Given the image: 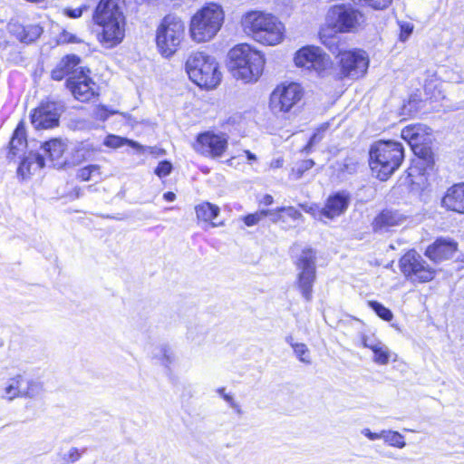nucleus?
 I'll return each mask as SVG.
<instances>
[{
	"label": "nucleus",
	"instance_id": "obj_1",
	"mask_svg": "<svg viewBox=\"0 0 464 464\" xmlns=\"http://www.w3.org/2000/svg\"><path fill=\"white\" fill-rule=\"evenodd\" d=\"M92 19L102 28L97 37L104 48H113L122 42L126 24L123 0H100Z\"/></svg>",
	"mask_w": 464,
	"mask_h": 464
},
{
	"label": "nucleus",
	"instance_id": "obj_2",
	"mask_svg": "<svg viewBox=\"0 0 464 464\" xmlns=\"http://www.w3.org/2000/svg\"><path fill=\"white\" fill-rule=\"evenodd\" d=\"M241 25L246 34L266 45H276L284 39V24L269 13L247 12L241 18Z\"/></svg>",
	"mask_w": 464,
	"mask_h": 464
},
{
	"label": "nucleus",
	"instance_id": "obj_3",
	"mask_svg": "<svg viewBox=\"0 0 464 464\" xmlns=\"http://www.w3.org/2000/svg\"><path fill=\"white\" fill-rule=\"evenodd\" d=\"M264 65L262 53L246 44L236 45L227 53L229 72L235 79L246 83L256 82L262 75Z\"/></svg>",
	"mask_w": 464,
	"mask_h": 464
},
{
	"label": "nucleus",
	"instance_id": "obj_4",
	"mask_svg": "<svg viewBox=\"0 0 464 464\" xmlns=\"http://www.w3.org/2000/svg\"><path fill=\"white\" fill-rule=\"evenodd\" d=\"M189 79L200 88L215 89L221 82L222 73L216 58L204 53L193 52L186 61Z\"/></svg>",
	"mask_w": 464,
	"mask_h": 464
},
{
	"label": "nucleus",
	"instance_id": "obj_5",
	"mask_svg": "<svg viewBox=\"0 0 464 464\" xmlns=\"http://www.w3.org/2000/svg\"><path fill=\"white\" fill-rule=\"evenodd\" d=\"M224 11L215 3L208 4L198 10L190 19L189 35L196 43H205L213 39L224 23Z\"/></svg>",
	"mask_w": 464,
	"mask_h": 464
},
{
	"label": "nucleus",
	"instance_id": "obj_6",
	"mask_svg": "<svg viewBox=\"0 0 464 464\" xmlns=\"http://www.w3.org/2000/svg\"><path fill=\"white\" fill-rule=\"evenodd\" d=\"M66 147H40V151H29L24 156L17 169L18 178L22 180L30 179L44 166L46 157L53 167H66Z\"/></svg>",
	"mask_w": 464,
	"mask_h": 464
},
{
	"label": "nucleus",
	"instance_id": "obj_7",
	"mask_svg": "<svg viewBox=\"0 0 464 464\" xmlns=\"http://www.w3.org/2000/svg\"><path fill=\"white\" fill-rule=\"evenodd\" d=\"M369 154L372 175L382 181L391 177L404 157L403 147H372Z\"/></svg>",
	"mask_w": 464,
	"mask_h": 464
},
{
	"label": "nucleus",
	"instance_id": "obj_8",
	"mask_svg": "<svg viewBox=\"0 0 464 464\" xmlns=\"http://www.w3.org/2000/svg\"><path fill=\"white\" fill-rule=\"evenodd\" d=\"M185 35V25L177 16L167 15L157 29L156 44L165 57L173 55Z\"/></svg>",
	"mask_w": 464,
	"mask_h": 464
},
{
	"label": "nucleus",
	"instance_id": "obj_9",
	"mask_svg": "<svg viewBox=\"0 0 464 464\" xmlns=\"http://www.w3.org/2000/svg\"><path fill=\"white\" fill-rule=\"evenodd\" d=\"M294 61L297 67L314 71L322 77L328 75L333 68L330 56L321 48L313 45L299 49L295 53Z\"/></svg>",
	"mask_w": 464,
	"mask_h": 464
},
{
	"label": "nucleus",
	"instance_id": "obj_10",
	"mask_svg": "<svg viewBox=\"0 0 464 464\" xmlns=\"http://www.w3.org/2000/svg\"><path fill=\"white\" fill-rule=\"evenodd\" d=\"M315 252L309 247L302 250L295 266L298 271L297 285L306 301L312 299L313 285L316 278Z\"/></svg>",
	"mask_w": 464,
	"mask_h": 464
},
{
	"label": "nucleus",
	"instance_id": "obj_11",
	"mask_svg": "<svg viewBox=\"0 0 464 464\" xmlns=\"http://www.w3.org/2000/svg\"><path fill=\"white\" fill-rule=\"evenodd\" d=\"M325 21L329 27L337 32L348 33L355 30L362 23L363 16L350 5H336L329 8Z\"/></svg>",
	"mask_w": 464,
	"mask_h": 464
},
{
	"label": "nucleus",
	"instance_id": "obj_12",
	"mask_svg": "<svg viewBox=\"0 0 464 464\" xmlns=\"http://www.w3.org/2000/svg\"><path fill=\"white\" fill-rule=\"evenodd\" d=\"M402 274L412 282L425 283L431 281L436 271L416 251L407 252L400 259Z\"/></svg>",
	"mask_w": 464,
	"mask_h": 464
},
{
	"label": "nucleus",
	"instance_id": "obj_13",
	"mask_svg": "<svg viewBox=\"0 0 464 464\" xmlns=\"http://www.w3.org/2000/svg\"><path fill=\"white\" fill-rule=\"evenodd\" d=\"M340 71L337 79L362 77L369 66V58L362 50L343 51L338 53Z\"/></svg>",
	"mask_w": 464,
	"mask_h": 464
},
{
	"label": "nucleus",
	"instance_id": "obj_14",
	"mask_svg": "<svg viewBox=\"0 0 464 464\" xmlns=\"http://www.w3.org/2000/svg\"><path fill=\"white\" fill-rule=\"evenodd\" d=\"M303 97L300 84L291 82L277 86L270 95V107L276 113L288 112Z\"/></svg>",
	"mask_w": 464,
	"mask_h": 464
},
{
	"label": "nucleus",
	"instance_id": "obj_15",
	"mask_svg": "<svg viewBox=\"0 0 464 464\" xmlns=\"http://www.w3.org/2000/svg\"><path fill=\"white\" fill-rule=\"evenodd\" d=\"M63 111V105L60 102H43L33 111L31 122L37 130L56 127Z\"/></svg>",
	"mask_w": 464,
	"mask_h": 464
},
{
	"label": "nucleus",
	"instance_id": "obj_16",
	"mask_svg": "<svg viewBox=\"0 0 464 464\" xmlns=\"http://www.w3.org/2000/svg\"><path fill=\"white\" fill-rule=\"evenodd\" d=\"M90 70L80 68L67 80V87L71 90L75 99L81 102H88L95 95V82L86 73Z\"/></svg>",
	"mask_w": 464,
	"mask_h": 464
},
{
	"label": "nucleus",
	"instance_id": "obj_17",
	"mask_svg": "<svg viewBox=\"0 0 464 464\" xmlns=\"http://www.w3.org/2000/svg\"><path fill=\"white\" fill-rule=\"evenodd\" d=\"M458 249L456 241L450 238H438L428 246L425 255L435 262H440L451 258Z\"/></svg>",
	"mask_w": 464,
	"mask_h": 464
},
{
	"label": "nucleus",
	"instance_id": "obj_18",
	"mask_svg": "<svg viewBox=\"0 0 464 464\" xmlns=\"http://www.w3.org/2000/svg\"><path fill=\"white\" fill-rule=\"evenodd\" d=\"M401 138L409 145H428L433 142L431 130L422 124L405 127L401 130Z\"/></svg>",
	"mask_w": 464,
	"mask_h": 464
},
{
	"label": "nucleus",
	"instance_id": "obj_19",
	"mask_svg": "<svg viewBox=\"0 0 464 464\" xmlns=\"http://www.w3.org/2000/svg\"><path fill=\"white\" fill-rule=\"evenodd\" d=\"M350 203V197L344 192H337L331 196L326 200V203L322 210L324 218L334 219L336 217L343 215L347 209Z\"/></svg>",
	"mask_w": 464,
	"mask_h": 464
},
{
	"label": "nucleus",
	"instance_id": "obj_20",
	"mask_svg": "<svg viewBox=\"0 0 464 464\" xmlns=\"http://www.w3.org/2000/svg\"><path fill=\"white\" fill-rule=\"evenodd\" d=\"M442 205L450 210L464 213V183L450 188L442 198Z\"/></svg>",
	"mask_w": 464,
	"mask_h": 464
},
{
	"label": "nucleus",
	"instance_id": "obj_21",
	"mask_svg": "<svg viewBox=\"0 0 464 464\" xmlns=\"http://www.w3.org/2000/svg\"><path fill=\"white\" fill-rule=\"evenodd\" d=\"M24 382V376L20 373L9 378L2 387L1 398L7 401H13L16 398H22Z\"/></svg>",
	"mask_w": 464,
	"mask_h": 464
},
{
	"label": "nucleus",
	"instance_id": "obj_22",
	"mask_svg": "<svg viewBox=\"0 0 464 464\" xmlns=\"http://www.w3.org/2000/svg\"><path fill=\"white\" fill-rule=\"evenodd\" d=\"M404 221V217L397 211L383 210L378 215L373 223L374 230H383L392 227L399 226Z\"/></svg>",
	"mask_w": 464,
	"mask_h": 464
},
{
	"label": "nucleus",
	"instance_id": "obj_23",
	"mask_svg": "<svg viewBox=\"0 0 464 464\" xmlns=\"http://www.w3.org/2000/svg\"><path fill=\"white\" fill-rule=\"evenodd\" d=\"M415 158L412 162L420 169V170H426L432 168L434 164V154L431 147H410Z\"/></svg>",
	"mask_w": 464,
	"mask_h": 464
},
{
	"label": "nucleus",
	"instance_id": "obj_24",
	"mask_svg": "<svg viewBox=\"0 0 464 464\" xmlns=\"http://www.w3.org/2000/svg\"><path fill=\"white\" fill-rule=\"evenodd\" d=\"M197 141L199 145H227V135L221 131L209 130L198 135Z\"/></svg>",
	"mask_w": 464,
	"mask_h": 464
},
{
	"label": "nucleus",
	"instance_id": "obj_25",
	"mask_svg": "<svg viewBox=\"0 0 464 464\" xmlns=\"http://www.w3.org/2000/svg\"><path fill=\"white\" fill-rule=\"evenodd\" d=\"M197 218L199 220L212 221L219 214V208L208 202H204L196 207Z\"/></svg>",
	"mask_w": 464,
	"mask_h": 464
},
{
	"label": "nucleus",
	"instance_id": "obj_26",
	"mask_svg": "<svg viewBox=\"0 0 464 464\" xmlns=\"http://www.w3.org/2000/svg\"><path fill=\"white\" fill-rule=\"evenodd\" d=\"M66 167L75 166L82 162L88 152L85 147H66Z\"/></svg>",
	"mask_w": 464,
	"mask_h": 464
},
{
	"label": "nucleus",
	"instance_id": "obj_27",
	"mask_svg": "<svg viewBox=\"0 0 464 464\" xmlns=\"http://www.w3.org/2000/svg\"><path fill=\"white\" fill-rule=\"evenodd\" d=\"M25 387H23L22 398L34 399L44 392V384L36 379H29Z\"/></svg>",
	"mask_w": 464,
	"mask_h": 464
},
{
	"label": "nucleus",
	"instance_id": "obj_28",
	"mask_svg": "<svg viewBox=\"0 0 464 464\" xmlns=\"http://www.w3.org/2000/svg\"><path fill=\"white\" fill-rule=\"evenodd\" d=\"M373 353L372 361L379 365H386L389 363L392 353L390 349L382 342L372 349Z\"/></svg>",
	"mask_w": 464,
	"mask_h": 464
},
{
	"label": "nucleus",
	"instance_id": "obj_29",
	"mask_svg": "<svg viewBox=\"0 0 464 464\" xmlns=\"http://www.w3.org/2000/svg\"><path fill=\"white\" fill-rule=\"evenodd\" d=\"M381 439H382L388 445L399 449H402L406 445L404 437L398 431L383 430L381 431Z\"/></svg>",
	"mask_w": 464,
	"mask_h": 464
},
{
	"label": "nucleus",
	"instance_id": "obj_30",
	"mask_svg": "<svg viewBox=\"0 0 464 464\" xmlns=\"http://www.w3.org/2000/svg\"><path fill=\"white\" fill-rule=\"evenodd\" d=\"M18 29L23 31V34H18L17 39L26 44L36 40L42 33L41 27L36 25H31L28 27L18 26Z\"/></svg>",
	"mask_w": 464,
	"mask_h": 464
},
{
	"label": "nucleus",
	"instance_id": "obj_31",
	"mask_svg": "<svg viewBox=\"0 0 464 464\" xmlns=\"http://www.w3.org/2000/svg\"><path fill=\"white\" fill-rule=\"evenodd\" d=\"M80 63V58L75 54H68L64 56L57 64L60 68L65 72V74H69L71 72H74L76 70L74 68Z\"/></svg>",
	"mask_w": 464,
	"mask_h": 464
},
{
	"label": "nucleus",
	"instance_id": "obj_32",
	"mask_svg": "<svg viewBox=\"0 0 464 464\" xmlns=\"http://www.w3.org/2000/svg\"><path fill=\"white\" fill-rule=\"evenodd\" d=\"M160 361L161 364L169 368L175 360L174 353L168 345L160 347L159 353L156 355Z\"/></svg>",
	"mask_w": 464,
	"mask_h": 464
},
{
	"label": "nucleus",
	"instance_id": "obj_33",
	"mask_svg": "<svg viewBox=\"0 0 464 464\" xmlns=\"http://www.w3.org/2000/svg\"><path fill=\"white\" fill-rule=\"evenodd\" d=\"M197 152L211 159H220L226 151V147H196Z\"/></svg>",
	"mask_w": 464,
	"mask_h": 464
},
{
	"label": "nucleus",
	"instance_id": "obj_34",
	"mask_svg": "<svg viewBox=\"0 0 464 464\" xmlns=\"http://www.w3.org/2000/svg\"><path fill=\"white\" fill-rule=\"evenodd\" d=\"M27 143L25 126L23 121H20L14 131L9 145H22Z\"/></svg>",
	"mask_w": 464,
	"mask_h": 464
},
{
	"label": "nucleus",
	"instance_id": "obj_35",
	"mask_svg": "<svg viewBox=\"0 0 464 464\" xmlns=\"http://www.w3.org/2000/svg\"><path fill=\"white\" fill-rule=\"evenodd\" d=\"M368 305L377 314L379 317L383 319L384 321L390 322L393 314L392 311L377 301H369Z\"/></svg>",
	"mask_w": 464,
	"mask_h": 464
},
{
	"label": "nucleus",
	"instance_id": "obj_36",
	"mask_svg": "<svg viewBox=\"0 0 464 464\" xmlns=\"http://www.w3.org/2000/svg\"><path fill=\"white\" fill-rule=\"evenodd\" d=\"M99 170L100 167L98 165H89L78 169L77 178L82 181H88L96 175L100 176Z\"/></svg>",
	"mask_w": 464,
	"mask_h": 464
},
{
	"label": "nucleus",
	"instance_id": "obj_37",
	"mask_svg": "<svg viewBox=\"0 0 464 464\" xmlns=\"http://www.w3.org/2000/svg\"><path fill=\"white\" fill-rule=\"evenodd\" d=\"M314 165V161L313 160H304L298 162L295 168L292 169V174L295 176V179H300L303 174L312 169Z\"/></svg>",
	"mask_w": 464,
	"mask_h": 464
},
{
	"label": "nucleus",
	"instance_id": "obj_38",
	"mask_svg": "<svg viewBox=\"0 0 464 464\" xmlns=\"http://www.w3.org/2000/svg\"><path fill=\"white\" fill-rule=\"evenodd\" d=\"M295 354L298 359L304 363H311L310 353L306 344L299 343L294 345Z\"/></svg>",
	"mask_w": 464,
	"mask_h": 464
},
{
	"label": "nucleus",
	"instance_id": "obj_39",
	"mask_svg": "<svg viewBox=\"0 0 464 464\" xmlns=\"http://www.w3.org/2000/svg\"><path fill=\"white\" fill-rule=\"evenodd\" d=\"M268 210L262 209L259 211H256L255 213L249 214L244 218V222L247 227H252L256 225L259 221H261L263 218L267 217Z\"/></svg>",
	"mask_w": 464,
	"mask_h": 464
},
{
	"label": "nucleus",
	"instance_id": "obj_40",
	"mask_svg": "<svg viewBox=\"0 0 464 464\" xmlns=\"http://www.w3.org/2000/svg\"><path fill=\"white\" fill-rule=\"evenodd\" d=\"M329 128L328 123L322 124L315 132L310 137V140L307 143V145H315L319 142H321L325 136L327 130Z\"/></svg>",
	"mask_w": 464,
	"mask_h": 464
},
{
	"label": "nucleus",
	"instance_id": "obj_41",
	"mask_svg": "<svg viewBox=\"0 0 464 464\" xmlns=\"http://www.w3.org/2000/svg\"><path fill=\"white\" fill-rule=\"evenodd\" d=\"M355 2L356 0H353ZM358 2H362L364 5L376 9V10H383L386 9L392 2V0H357Z\"/></svg>",
	"mask_w": 464,
	"mask_h": 464
},
{
	"label": "nucleus",
	"instance_id": "obj_42",
	"mask_svg": "<svg viewBox=\"0 0 464 464\" xmlns=\"http://www.w3.org/2000/svg\"><path fill=\"white\" fill-rule=\"evenodd\" d=\"M172 170V164L168 160L160 161L154 170V173L159 178H164L170 174Z\"/></svg>",
	"mask_w": 464,
	"mask_h": 464
},
{
	"label": "nucleus",
	"instance_id": "obj_43",
	"mask_svg": "<svg viewBox=\"0 0 464 464\" xmlns=\"http://www.w3.org/2000/svg\"><path fill=\"white\" fill-rule=\"evenodd\" d=\"M218 393L222 396V398L229 404V406L231 408H233L234 410H236V411L238 413V414H241V408L239 406V404L237 402L235 401L234 398L232 395L230 394H227L225 392V389L224 388H220L218 389Z\"/></svg>",
	"mask_w": 464,
	"mask_h": 464
},
{
	"label": "nucleus",
	"instance_id": "obj_44",
	"mask_svg": "<svg viewBox=\"0 0 464 464\" xmlns=\"http://www.w3.org/2000/svg\"><path fill=\"white\" fill-rule=\"evenodd\" d=\"M277 212H285L289 218L297 220L303 218L302 213L294 207H282L278 208Z\"/></svg>",
	"mask_w": 464,
	"mask_h": 464
},
{
	"label": "nucleus",
	"instance_id": "obj_45",
	"mask_svg": "<svg viewBox=\"0 0 464 464\" xmlns=\"http://www.w3.org/2000/svg\"><path fill=\"white\" fill-rule=\"evenodd\" d=\"M87 9L88 7L86 5H82L78 8H64L63 14L70 18H79Z\"/></svg>",
	"mask_w": 464,
	"mask_h": 464
},
{
	"label": "nucleus",
	"instance_id": "obj_46",
	"mask_svg": "<svg viewBox=\"0 0 464 464\" xmlns=\"http://www.w3.org/2000/svg\"><path fill=\"white\" fill-rule=\"evenodd\" d=\"M59 42L62 44H75L80 43L81 40L75 34L67 31H63L59 36Z\"/></svg>",
	"mask_w": 464,
	"mask_h": 464
},
{
	"label": "nucleus",
	"instance_id": "obj_47",
	"mask_svg": "<svg viewBox=\"0 0 464 464\" xmlns=\"http://www.w3.org/2000/svg\"><path fill=\"white\" fill-rule=\"evenodd\" d=\"M380 343H381V341L376 339L373 335L372 336H368V335L362 336V346L365 348H369L370 350L374 348Z\"/></svg>",
	"mask_w": 464,
	"mask_h": 464
},
{
	"label": "nucleus",
	"instance_id": "obj_48",
	"mask_svg": "<svg viewBox=\"0 0 464 464\" xmlns=\"http://www.w3.org/2000/svg\"><path fill=\"white\" fill-rule=\"evenodd\" d=\"M81 458V453L78 449L71 448L67 454L64 455L63 459L68 462H75Z\"/></svg>",
	"mask_w": 464,
	"mask_h": 464
},
{
	"label": "nucleus",
	"instance_id": "obj_49",
	"mask_svg": "<svg viewBox=\"0 0 464 464\" xmlns=\"http://www.w3.org/2000/svg\"><path fill=\"white\" fill-rule=\"evenodd\" d=\"M321 210H322V208H319L316 205H311L309 207L308 213L312 214L315 218H318L319 220H323L324 218V217L323 213L320 212Z\"/></svg>",
	"mask_w": 464,
	"mask_h": 464
},
{
	"label": "nucleus",
	"instance_id": "obj_50",
	"mask_svg": "<svg viewBox=\"0 0 464 464\" xmlns=\"http://www.w3.org/2000/svg\"><path fill=\"white\" fill-rule=\"evenodd\" d=\"M401 39L404 41L412 32L413 26L410 24H405L401 26Z\"/></svg>",
	"mask_w": 464,
	"mask_h": 464
},
{
	"label": "nucleus",
	"instance_id": "obj_51",
	"mask_svg": "<svg viewBox=\"0 0 464 464\" xmlns=\"http://www.w3.org/2000/svg\"><path fill=\"white\" fill-rule=\"evenodd\" d=\"M65 75V72L60 68V66H58V64L52 71V78L55 81H61Z\"/></svg>",
	"mask_w": 464,
	"mask_h": 464
},
{
	"label": "nucleus",
	"instance_id": "obj_52",
	"mask_svg": "<svg viewBox=\"0 0 464 464\" xmlns=\"http://www.w3.org/2000/svg\"><path fill=\"white\" fill-rule=\"evenodd\" d=\"M103 145H124L122 140L120 137L109 136L104 141Z\"/></svg>",
	"mask_w": 464,
	"mask_h": 464
},
{
	"label": "nucleus",
	"instance_id": "obj_53",
	"mask_svg": "<svg viewBox=\"0 0 464 464\" xmlns=\"http://www.w3.org/2000/svg\"><path fill=\"white\" fill-rule=\"evenodd\" d=\"M268 210V215L267 217L270 218V220L273 222V223H276L278 222L279 220L282 219V215L281 213L282 212H277L278 211V208L275 210H271V209H267Z\"/></svg>",
	"mask_w": 464,
	"mask_h": 464
},
{
	"label": "nucleus",
	"instance_id": "obj_54",
	"mask_svg": "<svg viewBox=\"0 0 464 464\" xmlns=\"http://www.w3.org/2000/svg\"><path fill=\"white\" fill-rule=\"evenodd\" d=\"M362 434L367 437L371 440H376L381 439V432H372L369 429H363Z\"/></svg>",
	"mask_w": 464,
	"mask_h": 464
},
{
	"label": "nucleus",
	"instance_id": "obj_55",
	"mask_svg": "<svg viewBox=\"0 0 464 464\" xmlns=\"http://www.w3.org/2000/svg\"><path fill=\"white\" fill-rule=\"evenodd\" d=\"M274 202V199H273V197L271 195H265L261 200V203L266 205V206H269L271 205L272 203Z\"/></svg>",
	"mask_w": 464,
	"mask_h": 464
},
{
	"label": "nucleus",
	"instance_id": "obj_56",
	"mask_svg": "<svg viewBox=\"0 0 464 464\" xmlns=\"http://www.w3.org/2000/svg\"><path fill=\"white\" fill-rule=\"evenodd\" d=\"M18 26H21L20 24H11L10 25V31L15 34L17 37L18 34H23V31L18 29Z\"/></svg>",
	"mask_w": 464,
	"mask_h": 464
},
{
	"label": "nucleus",
	"instance_id": "obj_57",
	"mask_svg": "<svg viewBox=\"0 0 464 464\" xmlns=\"http://www.w3.org/2000/svg\"><path fill=\"white\" fill-rule=\"evenodd\" d=\"M163 198L167 201H174L176 198V195L173 192H166L163 195Z\"/></svg>",
	"mask_w": 464,
	"mask_h": 464
},
{
	"label": "nucleus",
	"instance_id": "obj_58",
	"mask_svg": "<svg viewBox=\"0 0 464 464\" xmlns=\"http://www.w3.org/2000/svg\"><path fill=\"white\" fill-rule=\"evenodd\" d=\"M285 342L294 349L295 344H298L299 343H295L293 336L289 335L285 338Z\"/></svg>",
	"mask_w": 464,
	"mask_h": 464
},
{
	"label": "nucleus",
	"instance_id": "obj_59",
	"mask_svg": "<svg viewBox=\"0 0 464 464\" xmlns=\"http://www.w3.org/2000/svg\"><path fill=\"white\" fill-rule=\"evenodd\" d=\"M378 143H379L378 145L383 144V145H388V146H391V145H401L399 142L392 141V140H387V141L380 140Z\"/></svg>",
	"mask_w": 464,
	"mask_h": 464
},
{
	"label": "nucleus",
	"instance_id": "obj_60",
	"mask_svg": "<svg viewBox=\"0 0 464 464\" xmlns=\"http://www.w3.org/2000/svg\"><path fill=\"white\" fill-rule=\"evenodd\" d=\"M17 150H18L17 147H14V146L10 147V150L8 152V157L13 158L14 156H15Z\"/></svg>",
	"mask_w": 464,
	"mask_h": 464
},
{
	"label": "nucleus",
	"instance_id": "obj_61",
	"mask_svg": "<svg viewBox=\"0 0 464 464\" xmlns=\"http://www.w3.org/2000/svg\"><path fill=\"white\" fill-rule=\"evenodd\" d=\"M282 162L283 160H276L275 162H272V167H275V168H279L282 166Z\"/></svg>",
	"mask_w": 464,
	"mask_h": 464
},
{
	"label": "nucleus",
	"instance_id": "obj_62",
	"mask_svg": "<svg viewBox=\"0 0 464 464\" xmlns=\"http://www.w3.org/2000/svg\"><path fill=\"white\" fill-rule=\"evenodd\" d=\"M245 153L247 155V158L249 160H255L256 159V157L250 151L245 150Z\"/></svg>",
	"mask_w": 464,
	"mask_h": 464
},
{
	"label": "nucleus",
	"instance_id": "obj_63",
	"mask_svg": "<svg viewBox=\"0 0 464 464\" xmlns=\"http://www.w3.org/2000/svg\"><path fill=\"white\" fill-rule=\"evenodd\" d=\"M309 207L308 205H301V208L305 211L306 213L309 212Z\"/></svg>",
	"mask_w": 464,
	"mask_h": 464
},
{
	"label": "nucleus",
	"instance_id": "obj_64",
	"mask_svg": "<svg viewBox=\"0 0 464 464\" xmlns=\"http://www.w3.org/2000/svg\"><path fill=\"white\" fill-rule=\"evenodd\" d=\"M127 145H132V146H135V145H140L139 143L137 142H134V141H130V140H127Z\"/></svg>",
	"mask_w": 464,
	"mask_h": 464
}]
</instances>
